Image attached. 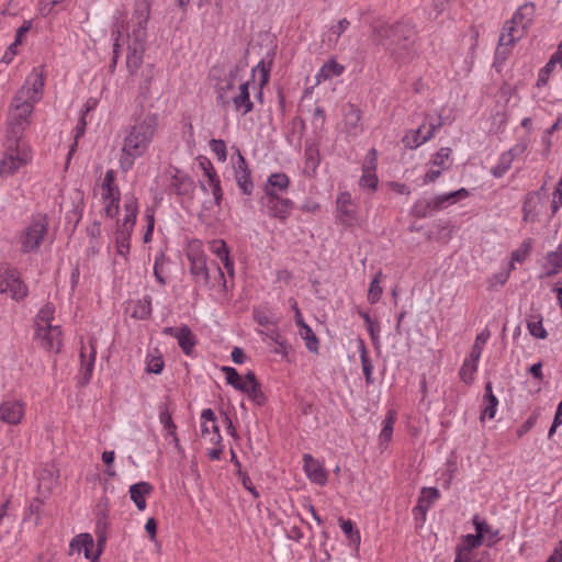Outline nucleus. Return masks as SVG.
I'll return each mask as SVG.
<instances>
[{
  "label": "nucleus",
  "mask_w": 562,
  "mask_h": 562,
  "mask_svg": "<svg viewBox=\"0 0 562 562\" xmlns=\"http://www.w3.org/2000/svg\"><path fill=\"white\" fill-rule=\"evenodd\" d=\"M151 315V300L149 296H144L139 300L134 310V316L146 319Z\"/></svg>",
  "instance_id": "54"
},
{
  "label": "nucleus",
  "mask_w": 562,
  "mask_h": 562,
  "mask_svg": "<svg viewBox=\"0 0 562 562\" xmlns=\"http://www.w3.org/2000/svg\"><path fill=\"white\" fill-rule=\"evenodd\" d=\"M0 293H7L13 300L20 301L27 295L29 290L15 269L0 266Z\"/></svg>",
  "instance_id": "7"
},
{
  "label": "nucleus",
  "mask_w": 562,
  "mask_h": 562,
  "mask_svg": "<svg viewBox=\"0 0 562 562\" xmlns=\"http://www.w3.org/2000/svg\"><path fill=\"white\" fill-rule=\"evenodd\" d=\"M155 352L157 355L149 353L147 356L146 371L149 373L159 374V373H161V371L164 369L165 362H164L161 355H159L157 350H155Z\"/></svg>",
  "instance_id": "52"
},
{
  "label": "nucleus",
  "mask_w": 562,
  "mask_h": 562,
  "mask_svg": "<svg viewBox=\"0 0 562 562\" xmlns=\"http://www.w3.org/2000/svg\"><path fill=\"white\" fill-rule=\"evenodd\" d=\"M442 122L441 117L439 116V120L437 123L429 121L428 122V128L424 132L425 123L417 127L416 130L409 131L402 139L404 146L409 149H415L419 147L420 145L425 144L427 140H429L436 132L441 127Z\"/></svg>",
  "instance_id": "13"
},
{
  "label": "nucleus",
  "mask_w": 562,
  "mask_h": 562,
  "mask_svg": "<svg viewBox=\"0 0 562 562\" xmlns=\"http://www.w3.org/2000/svg\"><path fill=\"white\" fill-rule=\"evenodd\" d=\"M362 111L353 103L342 108V132L348 138H356L363 132Z\"/></svg>",
  "instance_id": "11"
},
{
  "label": "nucleus",
  "mask_w": 562,
  "mask_h": 562,
  "mask_svg": "<svg viewBox=\"0 0 562 562\" xmlns=\"http://www.w3.org/2000/svg\"><path fill=\"white\" fill-rule=\"evenodd\" d=\"M103 544H99V549L95 553H92V549L94 547V540L92 538V536L90 533H80L78 536H76L71 542H70V547L72 549H78L79 551L80 550H83L85 552V557L87 559H91V560H98L100 554H101V548H102Z\"/></svg>",
  "instance_id": "26"
},
{
  "label": "nucleus",
  "mask_w": 562,
  "mask_h": 562,
  "mask_svg": "<svg viewBox=\"0 0 562 562\" xmlns=\"http://www.w3.org/2000/svg\"><path fill=\"white\" fill-rule=\"evenodd\" d=\"M379 179L376 172L372 171V167L370 169H363L362 176L359 180V186L361 188H367L371 191H375L378 188Z\"/></svg>",
  "instance_id": "51"
},
{
  "label": "nucleus",
  "mask_w": 562,
  "mask_h": 562,
  "mask_svg": "<svg viewBox=\"0 0 562 562\" xmlns=\"http://www.w3.org/2000/svg\"><path fill=\"white\" fill-rule=\"evenodd\" d=\"M535 11L536 8L533 3L522 4L516 10L513 18L504 23L503 30L519 40L522 38L532 24Z\"/></svg>",
  "instance_id": "6"
},
{
  "label": "nucleus",
  "mask_w": 562,
  "mask_h": 562,
  "mask_svg": "<svg viewBox=\"0 0 562 562\" xmlns=\"http://www.w3.org/2000/svg\"><path fill=\"white\" fill-rule=\"evenodd\" d=\"M159 422L162 424V428H164V431H165V437L166 438L170 437L171 441L173 442V445L176 447V449L180 450L181 447H180L179 439H178V436H177V432H176L177 426L173 423L171 414L168 411V407L166 405H160L159 406Z\"/></svg>",
  "instance_id": "30"
},
{
  "label": "nucleus",
  "mask_w": 562,
  "mask_h": 562,
  "mask_svg": "<svg viewBox=\"0 0 562 562\" xmlns=\"http://www.w3.org/2000/svg\"><path fill=\"white\" fill-rule=\"evenodd\" d=\"M451 155V149L449 147H442L440 148L431 159V165L434 167H438L442 171L448 169V160Z\"/></svg>",
  "instance_id": "53"
},
{
  "label": "nucleus",
  "mask_w": 562,
  "mask_h": 562,
  "mask_svg": "<svg viewBox=\"0 0 562 562\" xmlns=\"http://www.w3.org/2000/svg\"><path fill=\"white\" fill-rule=\"evenodd\" d=\"M299 334L301 338L305 341V347L312 353H318L319 349V340L316 337L315 333L308 325H304L299 328Z\"/></svg>",
  "instance_id": "44"
},
{
  "label": "nucleus",
  "mask_w": 562,
  "mask_h": 562,
  "mask_svg": "<svg viewBox=\"0 0 562 562\" xmlns=\"http://www.w3.org/2000/svg\"><path fill=\"white\" fill-rule=\"evenodd\" d=\"M36 337L41 346L50 352H59L63 346L61 330L59 326H48L36 328Z\"/></svg>",
  "instance_id": "16"
},
{
  "label": "nucleus",
  "mask_w": 562,
  "mask_h": 562,
  "mask_svg": "<svg viewBox=\"0 0 562 562\" xmlns=\"http://www.w3.org/2000/svg\"><path fill=\"white\" fill-rule=\"evenodd\" d=\"M172 186L175 187L178 194H184L191 189L192 181L184 176L175 177Z\"/></svg>",
  "instance_id": "63"
},
{
  "label": "nucleus",
  "mask_w": 562,
  "mask_h": 562,
  "mask_svg": "<svg viewBox=\"0 0 562 562\" xmlns=\"http://www.w3.org/2000/svg\"><path fill=\"white\" fill-rule=\"evenodd\" d=\"M105 199H121V192L115 182V171L113 169H109L102 180L101 200Z\"/></svg>",
  "instance_id": "32"
},
{
  "label": "nucleus",
  "mask_w": 562,
  "mask_h": 562,
  "mask_svg": "<svg viewBox=\"0 0 562 562\" xmlns=\"http://www.w3.org/2000/svg\"><path fill=\"white\" fill-rule=\"evenodd\" d=\"M480 360H474L472 357H467L460 368L459 376L462 382L470 385L474 381V374L477 371Z\"/></svg>",
  "instance_id": "38"
},
{
  "label": "nucleus",
  "mask_w": 562,
  "mask_h": 562,
  "mask_svg": "<svg viewBox=\"0 0 562 562\" xmlns=\"http://www.w3.org/2000/svg\"><path fill=\"white\" fill-rule=\"evenodd\" d=\"M359 315L362 317L367 325V329L373 344H380V325L378 322L371 319L367 312L359 311Z\"/></svg>",
  "instance_id": "49"
},
{
  "label": "nucleus",
  "mask_w": 562,
  "mask_h": 562,
  "mask_svg": "<svg viewBox=\"0 0 562 562\" xmlns=\"http://www.w3.org/2000/svg\"><path fill=\"white\" fill-rule=\"evenodd\" d=\"M527 328L535 338L546 339L548 337V333L542 325L541 315H531L527 321Z\"/></svg>",
  "instance_id": "45"
},
{
  "label": "nucleus",
  "mask_w": 562,
  "mask_h": 562,
  "mask_svg": "<svg viewBox=\"0 0 562 562\" xmlns=\"http://www.w3.org/2000/svg\"><path fill=\"white\" fill-rule=\"evenodd\" d=\"M188 259L190 261V272L195 280L207 283L210 280V273L204 252L199 248H191L188 251Z\"/></svg>",
  "instance_id": "18"
},
{
  "label": "nucleus",
  "mask_w": 562,
  "mask_h": 562,
  "mask_svg": "<svg viewBox=\"0 0 562 562\" xmlns=\"http://www.w3.org/2000/svg\"><path fill=\"white\" fill-rule=\"evenodd\" d=\"M143 44H139L138 47H128V53L126 56V66L131 75L136 74V71L140 68L143 64Z\"/></svg>",
  "instance_id": "40"
},
{
  "label": "nucleus",
  "mask_w": 562,
  "mask_h": 562,
  "mask_svg": "<svg viewBox=\"0 0 562 562\" xmlns=\"http://www.w3.org/2000/svg\"><path fill=\"white\" fill-rule=\"evenodd\" d=\"M158 126V115L147 113L128 127L119 158V167L123 172L130 171L134 167L136 159L146 154L155 138Z\"/></svg>",
  "instance_id": "3"
},
{
  "label": "nucleus",
  "mask_w": 562,
  "mask_h": 562,
  "mask_svg": "<svg viewBox=\"0 0 562 562\" xmlns=\"http://www.w3.org/2000/svg\"><path fill=\"white\" fill-rule=\"evenodd\" d=\"M271 70V61L266 64L263 60L259 61L258 65L251 70V79H254L257 72L260 74L259 83L263 87L269 80V74Z\"/></svg>",
  "instance_id": "58"
},
{
  "label": "nucleus",
  "mask_w": 562,
  "mask_h": 562,
  "mask_svg": "<svg viewBox=\"0 0 562 562\" xmlns=\"http://www.w3.org/2000/svg\"><path fill=\"white\" fill-rule=\"evenodd\" d=\"M473 525L475 531L487 547H493L498 541V529H493L485 519H481L479 515H474Z\"/></svg>",
  "instance_id": "28"
},
{
  "label": "nucleus",
  "mask_w": 562,
  "mask_h": 562,
  "mask_svg": "<svg viewBox=\"0 0 562 562\" xmlns=\"http://www.w3.org/2000/svg\"><path fill=\"white\" fill-rule=\"evenodd\" d=\"M150 15V3L148 0H136L132 21L135 27L132 31L134 40L142 44L146 40V27Z\"/></svg>",
  "instance_id": "10"
},
{
  "label": "nucleus",
  "mask_w": 562,
  "mask_h": 562,
  "mask_svg": "<svg viewBox=\"0 0 562 562\" xmlns=\"http://www.w3.org/2000/svg\"><path fill=\"white\" fill-rule=\"evenodd\" d=\"M380 273L374 277V279L371 281L369 291H368V301L371 304H375L382 295V288L380 285Z\"/></svg>",
  "instance_id": "60"
},
{
  "label": "nucleus",
  "mask_w": 562,
  "mask_h": 562,
  "mask_svg": "<svg viewBox=\"0 0 562 562\" xmlns=\"http://www.w3.org/2000/svg\"><path fill=\"white\" fill-rule=\"evenodd\" d=\"M541 268L540 279L554 277L562 271V243L555 250L547 252Z\"/></svg>",
  "instance_id": "21"
},
{
  "label": "nucleus",
  "mask_w": 562,
  "mask_h": 562,
  "mask_svg": "<svg viewBox=\"0 0 562 562\" xmlns=\"http://www.w3.org/2000/svg\"><path fill=\"white\" fill-rule=\"evenodd\" d=\"M337 220L344 226H353L358 221V207L347 191L338 194L336 199Z\"/></svg>",
  "instance_id": "12"
},
{
  "label": "nucleus",
  "mask_w": 562,
  "mask_h": 562,
  "mask_svg": "<svg viewBox=\"0 0 562 562\" xmlns=\"http://www.w3.org/2000/svg\"><path fill=\"white\" fill-rule=\"evenodd\" d=\"M201 435L204 438L207 437L209 441L213 445H220L222 442L215 413L211 408H205L201 413Z\"/></svg>",
  "instance_id": "19"
},
{
  "label": "nucleus",
  "mask_w": 562,
  "mask_h": 562,
  "mask_svg": "<svg viewBox=\"0 0 562 562\" xmlns=\"http://www.w3.org/2000/svg\"><path fill=\"white\" fill-rule=\"evenodd\" d=\"M237 153L238 159L236 165L234 166V177L241 192L246 195H250L254 191L251 171L241 153L239 150H237Z\"/></svg>",
  "instance_id": "17"
},
{
  "label": "nucleus",
  "mask_w": 562,
  "mask_h": 562,
  "mask_svg": "<svg viewBox=\"0 0 562 562\" xmlns=\"http://www.w3.org/2000/svg\"><path fill=\"white\" fill-rule=\"evenodd\" d=\"M435 202V196L432 199L417 200L412 207L413 216L417 218H425L431 216L435 212L439 211V209H437V206L434 205Z\"/></svg>",
  "instance_id": "36"
},
{
  "label": "nucleus",
  "mask_w": 562,
  "mask_h": 562,
  "mask_svg": "<svg viewBox=\"0 0 562 562\" xmlns=\"http://www.w3.org/2000/svg\"><path fill=\"white\" fill-rule=\"evenodd\" d=\"M372 33L374 41L395 63L407 64L416 57L415 30L409 23H381L373 26Z\"/></svg>",
  "instance_id": "2"
},
{
  "label": "nucleus",
  "mask_w": 562,
  "mask_h": 562,
  "mask_svg": "<svg viewBox=\"0 0 562 562\" xmlns=\"http://www.w3.org/2000/svg\"><path fill=\"white\" fill-rule=\"evenodd\" d=\"M249 82V80L239 82L238 92H235L233 97L229 98V104L233 103L236 111L243 110V114H247L254 109L248 89Z\"/></svg>",
  "instance_id": "22"
},
{
  "label": "nucleus",
  "mask_w": 562,
  "mask_h": 562,
  "mask_svg": "<svg viewBox=\"0 0 562 562\" xmlns=\"http://www.w3.org/2000/svg\"><path fill=\"white\" fill-rule=\"evenodd\" d=\"M340 528L344 531V533L348 537L350 542H352L353 544L360 543V533L358 530L353 529V522L351 520L340 519Z\"/></svg>",
  "instance_id": "59"
},
{
  "label": "nucleus",
  "mask_w": 562,
  "mask_h": 562,
  "mask_svg": "<svg viewBox=\"0 0 562 562\" xmlns=\"http://www.w3.org/2000/svg\"><path fill=\"white\" fill-rule=\"evenodd\" d=\"M104 205L103 213L109 218H114L119 214L120 199H105L102 200Z\"/></svg>",
  "instance_id": "61"
},
{
  "label": "nucleus",
  "mask_w": 562,
  "mask_h": 562,
  "mask_svg": "<svg viewBox=\"0 0 562 562\" xmlns=\"http://www.w3.org/2000/svg\"><path fill=\"white\" fill-rule=\"evenodd\" d=\"M246 65L236 64L233 69L229 70L228 75L223 79H220L215 85V91L217 94V102L222 106L229 105V98L235 93V86L237 82H241L239 74L245 70Z\"/></svg>",
  "instance_id": "9"
},
{
  "label": "nucleus",
  "mask_w": 562,
  "mask_h": 562,
  "mask_svg": "<svg viewBox=\"0 0 562 562\" xmlns=\"http://www.w3.org/2000/svg\"><path fill=\"white\" fill-rule=\"evenodd\" d=\"M97 350L95 346L92 341H90V352L86 355V348L82 347L80 350V374H81V384H88L91 380L94 362H95Z\"/></svg>",
  "instance_id": "23"
},
{
  "label": "nucleus",
  "mask_w": 562,
  "mask_h": 562,
  "mask_svg": "<svg viewBox=\"0 0 562 562\" xmlns=\"http://www.w3.org/2000/svg\"><path fill=\"white\" fill-rule=\"evenodd\" d=\"M358 350L360 355V361L362 367V372L364 374L366 383L367 384H373V364L371 359L369 358L368 349L366 347V344L362 339L358 340Z\"/></svg>",
  "instance_id": "35"
},
{
  "label": "nucleus",
  "mask_w": 562,
  "mask_h": 562,
  "mask_svg": "<svg viewBox=\"0 0 562 562\" xmlns=\"http://www.w3.org/2000/svg\"><path fill=\"white\" fill-rule=\"evenodd\" d=\"M290 178L284 172H273L271 173L265 183L263 191L265 195H269V193L282 194L288 191L290 187Z\"/></svg>",
  "instance_id": "25"
},
{
  "label": "nucleus",
  "mask_w": 562,
  "mask_h": 562,
  "mask_svg": "<svg viewBox=\"0 0 562 562\" xmlns=\"http://www.w3.org/2000/svg\"><path fill=\"white\" fill-rule=\"evenodd\" d=\"M532 248V239H525L521 245L512 252L509 270H515V262L522 263L530 255Z\"/></svg>",
  "instance_id": "41"
},
{
  "label": "nucleus",
  "mask_w": 562,
  "mask_h": 562,
  "mask_svg": "<svg viewBox=\"0 0 562 562\" xmlns=\"http://www.w3.org/2000/svg\"><path fill=\"white\" fill-rule=\"evenodd\" d=\"M124 212H125V215L120 223L135 226L136 217L138 214V202H137V199L133 194L125 196Z\"/></svg>",
  "instance_id": "37"
},
{
  "label": "nucleus",
  "mask_w": 562,
  "mask_h": 562,
  "mask_svg": "<svg viewBox=\"0 0 562 562\" xmlns=\"http://www.w3.org/2000/svg\"><path fill=\"white\" fill-rule=\"evenodd\" d=\"M209 146L217 160L224 162L227 159L226 144L223 139H211Z\"/></svg>",
  "instance_id": "55"
},
{
  "label": "nucleus",
  "mask_w": 562,
  "mask_h": 562,
  "mask_svg": "<svg viewBox=\"0 0 562 562\" xmlns=\"http://www.w3.org/2000/svg\"><path fill=\"white\" fill-rule=\"evenodd\" d=\"M32 160L31 147L21 138H9L5 151L0 160V177L8 178L25 167Z\"/></svg>",
  "instance_id": "4"
},
{
  "label": "nucleus",
  "mask_w": 562,
  "mask_h": 562,
  "mask_svg": "<svg viewBox=\"0 0 562 562\" xmlns=\"http://www.w3.org/2000/svg\"><path fill=\"white\" fill-rule=\"evenodd\" d=\"M106 502L104 506H102V501L98 504L97 512V536L99 544H104L105 542V529L108 527V512H106Z\"/></svg>",
  "instance_id": "39"
},
{
  "label": "nucleus",
  "mask_w": 562,
  "mask_h": 562,
  "mask_svg": "<svg viewBox=\"0 0 562 562\" xmlns=\"http://www.w3.org/2000/svg\"><path fill=\"white\" fill-rule=\"evenodd\" d=\"M345 71V67L336 61V59L331 58L327 63H325L321 69L317 71L315 79L316 83L319 85L323 81H326L333 77H338Z\"/></svg>",
  "instance_id": "33"
},
{
  "label": "nucleus",
  "mask_w": 562,
  "mask_h": 562,
  "mask_svg": "<svg viewBox=\"0 0 562 562\" xmlns=\"http://www.w3.org/2000/svg\"><path fill=\"white\" fill-rule=\"evenodd\" d=\"M350 26V22L344 18L340 19L335 25L329 29V41L335 44L338 42L339 36L345 33Z\"/></svg>",
  "instance_id": "57"
},
{
  "label": "nucleus",
  "mask_w": 562,
  "mask_h": 562,
  "mask_svg": "<svg viewBox=\"0 0 562 562\" xmlns=\"http://www.w3.org/2000/svg\"><path fill=\"white\" fill-rule=\"evenodd\" d=\"M484 408L481 414V420H483L485 417H488L490 419L495 417L496 414V407L498 405L497 397H491L488 400H483Z\"/></svg>",
  "instance_id": "62"
},
{
  "label": "nucleus",
  "mask_w": 562,
  "mask_h": 562,
  "mask_svg": "<svg viewBox=\"0 0 562 562\" xmlns=\"http://www.w3.org/2000/svg\"><path fill=\"white\" fill-rule=\"evenodd\" d=\"M303 462L304 472L308 480L319 486H324L328 480L324 465L308 453L303 456Z\"/></svg>",
  "instance_id": "20"
},
{
  "label": "nucleus",
  "mask_w": 562,
  "mask_h": 562,
  "mask_svg": "<svg viewBox=\"0 0 562 562\" xmlns=\"http://www.w3.org/2000/svg\"><path fill=\"white\" fill-rule=\"evenodd\" d=\"M209 248L213 255L223 263L229 277H234V262L229 257V249L223 239H213L209 243Z\"/></svg>",
  "instance_id": "24"
},
{
  "label": "nucleus",
  "mask_w": 562,
  "mask_h": 562,
  "mask_svg": "<svg viewBox=\"0 0 562 562\" xmlns=\"http://www.w3.org/2000/svg\"><path fill=\"white\" fill-rule=\"evenodd\" d=\"M203 175L207 178L209 184L212 188V194H213L215 204L217 206H220L221 202L223 200V191H222V187H221V180H220L215 169L209 168V170L206 172H204Z\"/></svg>",
  "instance_id": "43"
},
{
  "label": "nucleus",
  "mask_w": 562,
  "mask_h": 562,
  "mask_svg": "<svg viewBox=\"0 0 562 562\" xmlns=\"http://www.w3.org/2000/svg\"><path fill=\"white\" fill-rule=\"evenodd\" d=\"M396 422V414L394 411H389L383 423L382 429L379 436L380 445H387L392 440L393 428Z\"/></svg>",
  "instance_id": "42"
},
{
  "label": "nucleus",
  "mask_w": 562,
  "mask_h": 562,
  "mask_svg": "<svg viewBox=\"0 0 562 562\" xmlns=\"http://www.w3.org/2000/svg\"><path fill=\"white\" fill-rule=\"evenodd\" d=\"M261 204L271 218L285 223L294 210V202L289 198L280 194L269 193L261 199Z\"/></svg>",
  "instance_id": "8"
},
{
  "label": "nucleus",
  "mask_w": 562,
  "mask_h": 562,
  "mask_svg": "<svg viewBox=\"0 0 562 562\" xmlns=\"http://www.w3.org/2000/svg\"><path fill=\"white\" fill-rule=\"evenodd\" d=\"M524 147L515 146L507 151L501 154L497 164L492 168L491 173L495 178H502L512 167L516 153H521Z\"/></svg>",
  "instance_id": "29"
},
{
  "label": "nucleus",
  "mask_w": 562,
  "mask_h": 562,
  "mask_svg": "<svg viewBox=\"0 0 562 562\" xmlns=\"http://www.w3.org/2000/svg\"><path fill=\"white\" fill-rule=\"evenodd\" d=\"M165 333L177 338L178 345L186 355H189L192 351L195 340L188 326H183L181 328L167 327L165 328Z\"/></svg>",
  "instance_id": "27"
},
{
  "label": "nucleus",
  "mask_w": 562,
  "mask_h": 562,
  "mask_svg": "<svg viewBox=\"0 0 562 562\" xmlns=\"http://www.w3.org/2000/svg\"><path fill=\"white\" fill-rule=\"evenodd\" d=\"M519 41V38L515 37L513 34L504 31L502 29L498 44L494 55L493 66L497 72L502 71V68L512 54L514 45Z\"/></svg>",
  "instance_id": "15"
},
{
  "label": "nucleus",
  "mask_w": 562,
  "mask_h": 562,
  "mask_svg": "<svg viewBox=\"0 0 562 562\" xmlns=\"http://www.w3.org/2000/svg\"><path fill=\"white\" fill-rule=\"evenodd\" d=\"M482 543H484V541L477 532L475 535H467L464 537L463 544L459 546L457 551H462V554H468V557H470L471 550L480 547Z\"/></svg>",
  "instance_id": "50"
},
{
  "label": "nucleus",
  "mask_w": 562,
  "mask_h": 562,
  "mask_svg": "<svg viewBox=\"0 0 562 562\" xmlns=\"http://www.w3.org/2000/svg\"><path fill=\"white\" fill-rule=\"evenodd\" d=\"M490 336L491 333L488 329H484L483 331L477 334L469 356L472 357L474 360H480L484 346L487 342Z\"/></svg>",
  "instance_id": "46"
},
{
  "label": "nucleus",
  "mask_w": 562,
  "mask_h": 562,
  "mask_svg": "<svg viewBox=\"0 0 562 562\" xmlns=\"http://www.w3.org/2000/svg\"><path fill=\"white\" fill-rule=\"evenodd\" d=\"M54 313H55V308L52 304L44 305L40 310V312L36 316V321H35L36 328L52 326Z\"/></svg>",
  "instance_id": "48"
},
{
  "label": "nucleus",
  "mask_w": 562,
  "mask_h": 562,
  "mask_svg": "<svg viewBox=\"0 0 562 562\" xmlns=\"http://www.w3.org/2000/svg\"><path fill=\"white\" fill-rule=\"evenodd\" d=\"M130 240H131V238L115 235L116 251L120 256H122L125 259L127 258V256L130 254V248H131Z\"/></svg>",
  "instance_id": "64"
},
{
  "label": "nucleus",
  "mask_w": 562,
  "mask_h": 562,
  "mask_svg": "<svg viewBox=\"0 0 562 562\" xmlns=\"http://www.w3.org/2000/svg\"><path fill=\"white\" fill-rule=\"evenodd\" d=\"M154 487L148 482H138L130 486L131 499L139 510L146 508V497L153 492Z\"/></svg>",
  "instance_id": "31"
},
{
  "label": "nucleus",
  "mask_w": 562,
  "mask_h": 562,
  "mask_svg": "<svg viewBox=\"0 0 562 562\" xmlns=\"http://www.w3.org/2000/svg\"><path fill=\"white\" fill-rule=\"evenodd\" d=\"M470 195L469 191L465 188H461L453 192L442 193L436 195L435 206L439 209V211L446 209L449 205L457 203L460 200L467 199Z\"/></svg>",
  "instance_id": "34"
},
{
  "label": "nucleus",
  "mask_w": 562,
  "mask_h": 562,
  "mask_svg": "<svg viewBox=\"0 0 562 562\" xmlns=\"http://www.w3.org/2000/svg\"><path fill=\"white\" fill-rule=\"evenodd\" d=\"M222 371L225 373L226 382L238 391L246 390V382L238 374L237 370L232 367H223Z\"/></svg>",
  "instance_id": "47"
},
{
  "label": "nucleus",
  "mask_w": 562,
  "mask_h": 562,
  "mask_svg": "<svg viewBox=\"0 0 562 562\" xmlns=\"http://www.w3.org/2000/svg\"><path fill=\"white\" fill-rule=\"evenodd\" d=\"M241 392L246 393L248 397L259 406L266 402V396L261 391L260 384H246V390H243Z\"/></svg>",
  "instance_id": "56"
},
{
  "label": "nucleus",
  "mask_w": 562,
  "mask_h": 562,
  "mask_svg": "<svg viewBox=\"0 0 562 562\" xmlns=\"http://www.w3.org/2000/svg\"><path fill=\"white\" fill-rule=\"evenodd\" d=\"M26 404L21 400H4L0 403V422L16 426L25 416Z\"/></svg>",
  "instance_id": "14"
},
{
  "label": "nucleus",
  "mask_w": 562,
  "mask_h": 562,
  "mask_svg": "<svg viewBox=\"0 0 562 562\" xmlns=\"http://www.w3.org/2000/svg\"><path fill=\"white\" fill-rule=\"evenodd\" d=\"M44 86L43 67H35L13 97L8 120L14 138H21L30 124L34 106L43 97Z\"/></svg>",
  "instance_id": "1"
},
{
  "label": "nucleus",
  "mask_w": 562,
  "mask_h": 562,
  "mask_svg": "<svg viewBox=\"0 0 562 562\" xmlns=\"http://www.w3.org/2000/svg\"><path fill=\"white\" fill-rule=\"evenodd\" d=\"M49 220L44 213L33 214L19 234L21 251L24 254L37 251L48 233Z\"/></svg>",
  "instance_id": "5"
}]
</instances>
